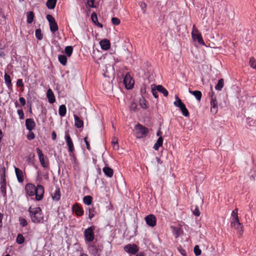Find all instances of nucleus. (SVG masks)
<instances>
[{
    "label": "nucleus",
    "mask_w": 256,
    "mask_h": 256,
    "mask_svg": "<svg viewBox=\"0 0 256 256\" xmlns=\"http://www.w3.org/2000/svg\"><path fill=\"white\" fill-rule=\"evenodd\" d=\"M230 226L237 230L239 237H241L244 233V226L240 222L238 217V209L235 208L232 213L230 218Z\"/></svg>",
    "instance_id": "f257e3e1"
},
{
    "label": "nucleus",
    "mask_w": 256,
    "mask_h": 256,
    "mask_svg": "<svg viewBox=\"0 0 256 256\" xmlns=\"http://www.w3.org/2000/svg\"><path fill=\"white\" fill-rule=\"evenodd\" d=\"M28 212L33 222L40 223L43 220L44 216L42 210L40 207L32 208V206H30L28 208Z\"/></svg>",
    "instance_id": "f03ea898"
},
{
    "label": "nucleus",
    "mask_w": 256,
    "mask_h": 256,
    "mask_svg": "<svg viewBox=\"0 0 256 256\" xmlns=\"http://www.w3.org/2000/svg\"><path fill=\"white\" fill-rule=\"evenodd\" d=\"M134 130L136 132V136L137 138L139 139L145 138L149 132L148 128L140 124H138L135 126Z\"/></svg>",
    "instance_id": "7ed1b4c3"
},
{
    "label": "nucleus",
    "mask_w": 256,
    "mask_h": 256,
    "mask_svg": "<svg viewBox=\"0 0 256 256\" xmlns=\"http://www.w3.org/2000/svg\"><path fill=\"white\" fill-rule=\"evenodd\" d=\"M36 151L38 153V158L41 166L44 168L49 169V162L47 156H44L42 150L39 148H36Z\"/></svg>",
    "instance_id": "20e7f679"
},
{
    "label": "nucleus",
    "mask_w": 256,
    "mask_h": 256,
    "mask_svg": "<svg viewBox=\"0 0 256 256\" xmlns=\"http://www.w3.org/2000/svg\"><path fill=\"white\" fill-rule=\"evenodd\" d=\"M94 226H91L84 230V236L86 242H92L94 240Z\"/></svg>",
    "instance_id": "39448f33"
},
{
    "label": "nucleus",
    "mask_w": 256,
    "mask_h": 256,
    "mask_svg": "<svg viewBox=\"0 0 256 256\" xmlns=\"http://www.w3.org/2000/svg\"><path fill=\"white\" fill-rule=\"evenodd\" d=\"M192 39L197 40L198 44L202 46H204L205 43L203 40L202 34L199 32L198 30L196 29L195 25L193 26L192 31Z\"/></svg>",
    "instance_id": "423d86ee"
},
{
    "label": "nucleus",
    "mask_w": 256,
    "mask_h": 256,
    "mask_svg": "<svg viewBox=\"0 0 256 256\" xmlns=\"http://www.w3.org/2000/svg\"><path fill=\"white\" fill-rule=\"evenodd\" d=\"M88 250L94 256H99L100 253L102 251V246L100 244H96L94 243L88 245Z\"/></svg>",
    "instance_id": "0eeeda50"
},
{
    "label": "nucleus",
    "mask_w": 256,
    "mask_h": 256,
    "mask_svg": "<svg viewBox=\"0 0 256 256\" xmlns=\"http://www.w3.org/2000/svg\"><path fill=\"white\" fill-rule=\"evenodd\" d=\"M46 18L49 22L50 28L51 32L54 34L58 29V24L54 18L51 14L46 15Z\"/></svg>",
    "instance_id": "6e6552de"
},
{
    "label": "nucleus",
    "mask_w": 256,
    "mask_h": 256,
    "mask_svg": "<svg viewBox=\"0 0 256 256\" xmlns=\"http://www.w3.org/2000/svg\"><path fill=\"white\" fill-rule=\"evenodd\" d=\"M124 83L126 88L128 90L132 89L133 88L134 80L130 74L128 73L126 74L124 80Z\"/></svg>",
    "instance_id": "1a4fd4ad"
},
{
    "label": "nucleus",
    "mask_w": 256,
    "mask_h": 256,
    "mask_svg": "<svg viewBox=\"0 0 256 256\" xmlns=\"http://www.w3.org/2000/svg\"><path fill=\"white\" fill-rule=\"evenodd\" d=\"M124 250L128 254H135L138 252L139 248L135 244H128L124 246Z\"/></svg>",
    "instance_id": "9d476101"
},
{
    "label": "nucleus",
    "mask_w": 256,
    "mask_h": 256,
    "mask_svg": "<svg viewBox=\"0 0 256 256\" xmlns=\"http://www.w3.org/2000/svg\"><path fill=\"white\" fill-rule=\"evenodd\" d=\"M36 186L32 184H28L26 185L25 190L26 195L30 196H34L36 194Z\"/></svg>",
    "instance_id": "9b49d317"
},
{
    "label": "nucleus",
    "mask_w": 256,
    "mask_h": 256,
    "mask_svg": "<svg viewBox=\"0 0 256 256\" xmlns=\"http://www.w3.org/2000/svg\"><path fill=\"white\" fill-rule=\"evenodd\" d=\"M44 194V188L40 185L38 184L36 188V200H40L42 199Z\"/></svg>",
    "instance_id": "f8f14e48"
},
{
    "label": "nucleus",
    "mask_w": 256,
    "mask_h": 256,
    "mask_svg": "<svg viewBox=\"0 0 256 256\" xmlns=\"http://www.w3.org/2000/svg\"><path fill=\"white\" fill-rule=\"evenodd\" d=\"M145 220L148 225L151 227L154 226L156 224V220L154 214H149L145 218Z\"/></svg>",
    "instance_id": "ddd939ff"
},
{
    "label": "nucleus",
    "mask_w": 256,
    "mask_h": 256,
    "mask_svg": "<svg viewBox=\"0 0 256 256\" xmlns=\"http://www.w3.org/2000/svg\"><path fill=\"white\" fill-rule=\"evenodd\" d=\"M72 212L78 216H82L84 214V211L80 204L76 203L72 206Z\"/></svg>",
    "instance_id": "4468645a"
},
{
    "label": "nucleus",
    "mask_w": 256,
    "mask_h": 256,
    "mask_svg": "<svg viewBox=\"0 0 256 256\" xmlns=\"http://www.w3.org/2000/svg\"><path fill=\"white\" fill-rule=\"evenodd\" d=\"M6 180L5 177H2L0 182V190L3 197L6 198Z\"/></svg>",
    "instance_id": "2eb2a0df"
},
{
    "label": "nucleus",
    "mask_w": 256,
    "mask_h": 256,
    "mask_svg": "<svg viewBox=\"0 0 256 256\" xmlns=\"http://www.w3.org/2000/svg\"><path fill=\"white\" fill-rule=\"evenodd\" d=\"M4 79L6 84V85L10 92H12V84L10 76L7 74L5 73L4 75Z\"/></svg>",
    "instance_id": "dca6fc26"
},
{
    "label": "nucleus",
    "mask_w": 256,
    "mask_h": 256,
    "mask_svg": "<svg viewBox=\"0 0 256 256\" xmlns=\"http://www.w3.org/2000/svg\"><path fill=\"white\" fill-rule=\"evenodd\" d=\"M17 180L19 182H22L24 181V176L23 172L19 168H14Z\"/></svg>",
    "instance_id": "f3484780"
},
{
    "label": "nucleus",
    "mask_w": 256,
    "mask_h": 256,
    "mask_svg": "<svg viewBox=\"0 0 256 256\" xmlns=\"http://www.w3.org/2000/svg\"><path fill=\"white\" fill-rule=\"evenodd\" d=\"M26 126L28 130L32 131L36 126V123L32 118H27L26 120Z\"/></svg>",
    "instance_id": "a211bd4d"
},
{
    "label": "nucleus",
    "mask_w": 256,
    "mask_h": 256,
    "mask_svg": "<svg viewBox=\"0 0 256 256\" xmlns=\"http://www.w3.org/2000/svg\"><path fill=\"white\" fill-rule=\"evenodd\" d=\"M210 112L214 114L218 112V102L216 98H211L210 100Z\"/></svg>",
    "instance_id": "6ab92c4d"
},
{
    "label": "nucleus",
    "mask_w": 256,
    "mask_h": 256,
    "mask_svg": "<svg viewBox=\"0 0 256 256\" xmlns=\"http://www.w3.org/2000/svg\"><path fill=\"white\" fill-rule=\"evenodd\" d=\"M51 196L54 200H59L61 196L60 188H56L54 192H52Z\"/></svg>",
    "instance_id": "aec40b11"
},
{
    "label": "nucleus",
    "mask_w": 256,
    "mask_h": 256,
    "mask_svg": "<svg viewBox=\"0 0 256 256\" xmlns=\"http://www.w3.org/2000/svg\"><path fill=\"white\" fill-rule=\"evenodd\" d=\"M102 48L104 50H108L110 46V41L107 39H104L100 42Z\"/></svg>",
    "instance_id": "412c9836"
},
{
    "label": "nucleus",
    "mask_w": 256,
    "mask_h": 256,
    "mask_svg": "<svg viewBox=\"0 0 256 256\" xmlns=\"http://www.w3.org/2000/svg\"><path fill=\"white\" fill-rule=\"evenodd\" d=\"M46 96L50 103L53 104L55 102V96L52 90L50 88L48 90Z\"/></svg>",
    "instance_id": "4be33fe9"
},
{
    "label": "nucleus",
    "mask_w": 256,
    "mask_h": 256,
    "mask_svg": "<svg viewBox=\"0 0 256 256\" xmlns=\"http://www.w3.org/2000/svg\"><path fill=\"white\" fill-rule=\"evenodd\" d=\"M74 126L77 128H82L84 126V122L78 116L74 114Z\"/></svg>",
    "instance_id": "5701e85b"
},
{
    "label": "nucleus",
    "mask_w": 256,
    "mask_h": 256,
    "mask_svg": "<svg viewBox=\"0 0 256 256\" xmlns=\"http://www.w3.org/2000/svg\"><path fill=\"white\" fill-rule=\"evenodd\" d=\"M104 174L108 178H112L114 174L113 170L108 166H105L102 169Z\"/></svg>",
    "instance_id": "b1692460"
},
{
    "label": "nucleus",
    "mask_w": 256,
    "mask_h": 256,
    "mask_svg": "<svg viewBox=\"0 0 256 256\" xmlns=\"http://www.w3.org/2000/svg\"><path fill=\"white\" fill-rule=\"evenodd\" d=\"M189 92L192 94H193L196 98L198 100L200 101L202 98V94L200 91L199 90H194L192 91L189 90Z\"/></svg>",
    "instance_id": "393cba45"
},
{
    "label": "nucleus",
    "mask_w": 256,
    "mask_h": 256,
    "mask_svg": "<svg viewBox=\"0 0 256 256\" xmlns=\"http://www.w3.org/2000/svg\"><path fill=\"white\" fill-rule=\"evenodd\" d=\"M163 144V138L162 136H160L158 138L156 143L154 144V148L156 150H158L159 148L162 146Z\"/></svg>",
    "instance_id": "a878e982"
},
{
    "label": "nucleus",
    "mask_w": 256,
    "mask_h": 256,
    "mask_svg": "<svg viewBox=\"0 0 256 256\" xmlns=\"http://www.w3.org/2000/svg\"><path fill=\"white\" fill-rule=\"evenodd\" d=\"M91 19L92 21L98 26L100 28H102L103 26L102 24L98 22V20L97 15L96 12H94L91 16Z\"/></svg>",
    "instance_id": "bb28decb"
},
{
    "label": "nucleus",
    "mask_w": 256,
    "mask_h": 256,
    "mask_svg": "<svg viewBox=\"0 0 256 256\" xmlns=\"http://www.w3.org/2000/svg\"><path fill=\"white\" fill-rule=\"evenodd\" d=\"M156 90L162 93L164 96H168V91L162 85L156 86Z\"/></svg>",
    "instance_id": "cd10ccee"
},
{
    "label": "nucleus",
    "mask_w": 256,
    "mask_h": 256,
    "mask_svg": "<svg viewBox=\"0 0 256 256\" xmlns=\"http://www.w3.org/2000/svg\"><path fill=\"white\" fill-rule=\"evenodd\" d=\"M66 112V108L65 105L62 104L60 106L58 109V114L61 116H64Z\"/></svg>",
    "instance_id": "c85d7f7f"
},
{
    "label": "nucleus",
    "mask_w": 256,
    "mask_h": 256,
    "mask_svg": "<svg viewBox=\"0 0 256 256\" xmlns=\"http://www.w3.org/2000/svg\"><path fill=\"white\" fill-rule=\"evenodd\" d=\"M139 103L140 106L144 109H146L148 107V102L143 97L140 99Z\"/></svg>",
    "instance_id": "c756f323"
},
{
    "label": "nucleus",
    "mask_w": 256,
    "mask_h": 256,
    "mask_svg": "<svg viewBox=\"0 0 256 256\" xmlns=\"http://www.w3.org/2000/svg\"><path fill=\"white\" fill-rule=\"evenodd\" d=\"M57 0H48L46 5L50 9H53L55 8Z\"/></svg>",
    "instance_id": "7c9ffc66"
},
{
    "label": "nucleus",
    "mask_w": 256,
    "mask_h": 256,
    "mask_svg": "<svg viewBox=\"0 0 256 256\" xmlns=\"http://www.w3.org/2000/svg\"><path fill=\"white\" fill-rule=\"evenodd\" d=\"M58 59L60 62L63 66H66L67 63V58L65 55H59Z\"/></svg>",
    "instance_id": "2f4dec72"
},
{
    "label": "nucleus",
    "mask_w": 256,
    "mask_h": 256,
    "mask_svg": "<svg viewBox=\"0 0 256 256\" xmlns=\"http://www.w3.org/2000/svg\"><path fill=\"white\" fill-rule=\"evenodd\" d=\"M34 13L32 12H27V22L32 24L34 20Z\"/></svg>",
    "instance_id": "473e14b6"
},
{
    "label": "nucleus",
    "mask_w": 256,
    "mask_h": 256,
    "mask_svg": "<svg viewBox=\"0 0 256 256\" xmlns=\"http://www.w3.org/2000/svg\"><path fill=\"white\" fill-rule=\"evenodd\" d=\"M92 200V198L90 196H86L84 197L83 202L85 204L90 205L91 204Z\"/></svg>",
    "instance_id": "72a5a7b5"
},
{
    "label": "nucleus",
    "mask_w": 256,
    "mask_h": 256,
    "mask_svg": "<svg viewBox=\"0 0 256 256\" xmlns=\"http://www.w3.org/2000/svg\"><path fill=\"white\" fill-rule=\"evenodd\" d=\"M224 80L222 78H220L218 80V83L215 86V88L217 90H221L222 88L224 87Z\"/></svg>",
    "instance_id": "f704fd0d"
},
{
    "label": "nucleus",
    "mask_w": 256,
    "mask_h": 256,
    "mask_svg": "<svg viewBox=\"0 0 256 256\" xmlns=\"http://www.w3.org/2000/svg\"><path fill=\"white\" fill-rule=\"evenodd\" d=\"M73 52V48L72 46H67L64 48V52L68 56H70Z\"/></svg>",
    "instance_id": "c9c22d12"
},
{
    "label": "nucleus",
    "mask_w": 256,
    "mask_h": 256,
    "mask_svg": "<svg viewBox=\"0 0 256 256\" xmlns=\"http://www.w3.org/2000/svg\"><path fill=\"white\" fill-rule=\"evenodd\" d=\"M65 139L67 144V145L68 146V148L70 146H74L73 142L72 141V140L70 136L68 134V133H67L66 134L65 136Z\"/></svg>",
    "instance_id": "e433bc0d"
},
{
    "label": "nucleus",
    "mask_w": 256,
    "mask_h": 256,
    "mask_svg": "<svg viewBox=\"0 0 256 256\" xmlns=\"http://www.w3.org/2000/svg\"><path fill=\"white\" fill-rule=\"evenodd\" d=\"M16 242L19 244H22L24 242V237L22 234H18L16 238Z\"/></svg>",
    "instance_id": "4c0bfd02"
},
{
    "label": "nucleus",
    "mask_w": 256,
    "mask_h": 256,
    "mask_svg": "<svg viewBox=\"0 0 256 256\" xmlns=\"http://www.w3.org/2000/svg\"><path fill=\"white\" fill-rule=\"evenodd\" d=\"M35 35L38 40H41L42 39L43 36L40 28H38L36 30Z\"/></svg>",
    "instance_id": "58836bf2"
},
{
    "label": "nucleus",
    "mask_w": 256,
    "mask_h": 256,
    "mask_svg": "<svg viewBox=\"0 0 256 256\" xmlns=\"http://www.w3.org/2000/svg\"><path fill=\"white\" fill-rule=\"evenodd\" d=\"M94 208L92 206L88 209V218L91 220L96 214Z\"/></svg>",
    "instance_id": "ea45409f"
},
{
    "label": "nucleus",
    "mask_w": 256,
    "mask_h": 256,
    "mask_svg": "<svg viewBox=\"0 0 256 256\" xmlns=\"http://www.w3.org/2000/svg\"><path fill=\"white\" fill-rule=\"evenodd\" d=\"M249 63H250V66L252 68L256 70V60L254 58L252 57L250 58Z\"/></svg>",
    "instance_id": "a19ab883"
},
{
    "label": "nucleus",
    "mask_w": 256,
    "mask_h": 256,
    "mask_svg": "<svg viewBox=\"0 0 256 256\" xmlns=\"http://www.w3.org/2000/svg\"><path fill=\"white\" fill-rule=\"evenodd\" d=\"M19 221L20 225L22 227L26 226L28 224L27 220L24 218L20 217L19 218Z\"/></svg>",
    "instance_id": "79ce46f5"
},
{
    "label": "nucleus",
    "mask_w": 256,
    "mask_h": 256,
    "mask_svg": "<svg viewBox=\"0 0 256 256\" xmlns=\"http://www.w3.org/2000/svg\"><path fill=\"white\" fill-rule=\"evenodd\" d=\"M180 110H181L182 114L184 116H186V117L189 116L190 114H189V112H188V109L186 108V106L180 109Z\"/></svg>",
    "instance_id": "37998d69"
},
{
    "label": "nucleus",
    "mask_w": 256,
    "mask_h": 256,
    "mask_svg": "<svg viewBox=\"0 0 256 256\" xmlns=\"http://www.w3.org/2000/svg\"><path fill=\"white\" fill-rule=\"evenodd\" d=\"M194 254L196 256H200L202 253V251H201L200 249V248L199 246L198 245L195 246L194 247Z\"/></svg>",
    "instance_id": "c03bdc74"
},
{
    "label": "nucleus",
    "mask_w": 256,
    "mask_h": 256,
    "mask_svg": "<svg viewBox=\"0 0 256 256\" xmlns=\"http://www.w3.org/2000/svg\"><path fill=\"white\" fill-rule=\"evenodd\" d=\"M175 98L176 101L174 102V104L176 107L177 106H178V105H180L182 102L181 100L179 98L178 96L177 95L175 96Z\"/></svg>",
    "instance_id": "a18cd8bd"
},
{
    "label": "nucleus",
    "mask_w": 256,
    "mask_h": 256,
    "mask_svg": "<svg viewBox=\"0 0 256 256\" xmlns=\"http://www.w3.org/2000/svg\"><path fill=\"white\" fill-rule=\"evenodd\" d=\"M27 136V138L28 140H32L34 138L35 134L32 131H29L28 134H27V136Z\"/></svg>",
    "instance_id": "49530a36"
},
{
    "label": "nucleus",
    "mask_w": 256,
    "mask_h": 256,
    "mask_svg": "<svg viewBox=\"0 0 256 256\" xmlns=\"http://www.w3.org/2000/svg\"><path fill=\"white\" fill-rule=\"evenodd\" d=\"M112 22L114 25H118L120 22V20L118 18L114 17L112 18Z\"/></svg>",
    "instance_id": "de8ad7c7"
},
{
    "label": "nucleus",
    "mask_w": 256,
    "mask_h": 256,
    "mask_svg": "<svg viewBox=\"0 0 256 256\" xmlns=\"http://www.w3.org/2000/svg\"><path fill=\"white\" fill-rule=\"evenodd\" d=\"M178 250L182 256H186V251L182 248V246H179L178 248Z\"/></svg>",
    "instance_id": "09e8293b"
},
{
    "label": "nucleus",
    "mask_w": 256,
    "mask_h": 256,
    "mask_svg": "<svg viewBox=\"0 0 256 256\" xmlns=\"http://www.w3.org/2000/svg\"><path fill=\"white\" fill-rule=\"evenodd\" d=\"M130 110L133 111H136L137 110V105L134 102H131L130 106Z\"/></svg>",
    "instance_id": "8fccbe9b"
},
{
    "label": "nucleus",
    "mask_w": 256,
    "mask_h": 256,
    "mask_svg": "<svg viewBox=\"0 0 256 256\" xmlns=\"http://www.w3.org/2000/svg\"><path fill=\"white\" fill-rule=\"evenodd\" d=\"M193 214L197 216H198L200 214V212L198 208V206H196L194 209L192 210Z\"/></svg>",
    "instance_id": "3c124183"
},
{
    "label": "nucleus",
    "mask_w": 256,
    "mask_h": 256,
    "mask_svg": "<svg viewBox=\"0 0 256 256\" xmlns=\"http://www.w3.org/2000/svg\"><path fill=\"white\" fill-rule=\"evenodd\" d=\"M18 114L20 120H23L24 118V113L22 109L18 110Z\"/></svg>",
    "instance_id": "603ef678"
},
{
    "label": "nucleus",
    "mask_w": 256,
    "mask_h": 256,
    "mask_svg": "<svg viewBox=\"0 0 256 256\" xmlns=\"http://www.w3.org/2000/svg\"><path fill=\"white\" fill-rule=\"evenodd\" d=\"M16 86L18 87L24 88V84L22 79H18V80L16 82Z\"/></svg>",
    "instance_id": "864d4df0"
},
{
    "label": "nucleus",
    "mask_w": 256,
    "mask_h": 256,
    "mask_svg": "<svg viewBox=\"0 0 256 256\" xmlns=\"http://www.w3.org/2000/svg\"><path fill=\"white\" fill-rule=\"evenodd\" d=\"M112 143L114 149L115 150H118L119 148V145H118V144L117 142V141L116 142L112 141Z\"/></svg>",
    "instance_id": "5fc2aeb1"
},
{
    "label": "nucleus",
    "mask_w": 256,
    "mask_h": 256,
    "mask_svg": "<svg viewBox=\"0 0 256 256\" xmlns=\"http://www.w3.org/2000/svg\"><path fill=\"white\" fill-rule=\"evenodd\" d=\"M94 1L95 0H88V5L90 8H95L96 6H94Z\"/></svg>",
    "instance_id": "6e6d98bb"
},
{
    "label": "nucleus",
    "mask_w": 256,
    "mask_h": 256,
    "mask_svg": "<svg viewBox=\"0 0 256 256\" xmlns=\"http://www.w3.org/2000/svg\"><path fill=\"white\" fill-rule=\"evenodd\" d=\"M208 96L211 98H216V96H214V92L213 91L212 86L210 87V91L208 93Z\"/></svg>",
    "instance_id": "4d7b16f0"
},
{
    "label": "nucleus",
    "mask_w": 256,
    "mask_h": 256,
    "mask_svg": "<svg viewBox=\"0 0 256 256\" xmlns=\"http://www.w3.org/2000/svg\"><path fill=\"white\" fill-rule=\"evenodd\" d=\"M88 138L87 136L85 137L84 138V141L85 142V144H86V148L88 150H90V144L89 143V142H88Z\"/></svg>",
    "instance_id": "13d9d810"
},
{
    "label": "nucleus",
    "mask_w": 256,
    "mask_h": 256,
    "mask_svg": "<svg viewBox=\"0 0 256 256\" xmlns=\"http://www.w3.org/2000/svg\"><path fill=\"white\" fill-rule=\"evenodd\" d=\"M34 154H30L26 158V161L28 162H30L34 158Z\"/></svg>",
    "instance_id": "bf43d9fd"
},
{
    "label": "nucleus",
    "mask_w": 256,
    "mask_h": 256,
    "mask_svg": "<svg viewBox=\"0 0 256 256\" xmlns=\"http://www.w3.org/2000/svg\"><path fill=\"white\" fill-rule=\"evenodd\" d=\"M19 101L22 106H24L26 104V100L24 98L20 97L19 98Z\"/></svg>",
    "instance_id": "052dcab7"
},
{
    "label": "nucleus",
    "mask_w": 256,
    "mask_h": 256,
    "mask_svg": "<svg viewBox=\"0 0 256 256\" xmlns=\"http://www.w3.org/2000/svg\"><path fill=\"white\" fill-rule=\"evenodd\" d=\"M152 94L154 96L155 98H158V92H156V90L152 88Z\"/></svg>",
    "instance_id": "680f3d73"
},
{
    "label": "nucleus",
    "mask_w": 256,
    "mask_h": 256,
    "mask_svg": "<svg viewBox=\"0 0 256 256\" xmlns=\"http://www.w3.org/2000/svg\"><path fill=\"white\" fill-rule=\"evenodd\" d=\"M43 177L46 180H49V176H48V172H46L45 173H44L43 174Z\"/></svg>",
    "instance_id": "e2e57ef3"
},
{
    "label": "nucleus",
    "mask_w": 256,
    "mask_h": 256,
    "mask_svg": "<svg viewBox=\"0 0 256 256\" xmlns=\"http://www.w3.org/2000/svg\"><path fill=\"white\" fill-rule=\"evenodd\" d=\"M74 146H71L68 147V152H70V154H72L74 151Z\"/></svg>",
    "instance_id": "0e129e2a"
},
{
    "label": "nucleus",
    "mask_w": 256,
    "mask_h": 256,
    "mask_svg": "<svg viewBox=\"0 0 256 256\" xmlns=\"http://www.w3.org/2000/svg\"><path fill=\"white\" fill-rule=\"evenodd\" d=\"M56 138V133L54 131L52 132V138L53 140H55Z\"/></svg>",
    "instance_id": "69168bd1"
},
{
    "label": "nucleus",
    "mask_w": 256,
    "mask_h": 256,
    "mask_svg": "<svg viewBox=\"0 0 256 256\" xmlns=\"http://www.w3.org/2000/svg\"><path fill=\"white\" fill-rule=\"evenodd\" d=\"M156 160L158 163L160 164H162V161L158 157H156Z\"/></svg>",
    "instance_id": "338daca9"
},
{
    "label": "nucleus",
    "mask_w": 256,
    "mask_h": 256,
    "mask_svg": "<svg viewBox=\"0 0 256 256\" xmlns=\"http://www.w3.org/2000/svg\"><path fill=\"white\" fill-rule=\"evenodd\" d=\"M136 256H145V254L144 252H140L136 254Z\"/></svg>",
    "instance_id": "774afa93"
}]
</instances>
